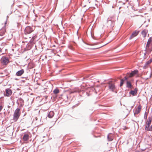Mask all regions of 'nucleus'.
Listing matches in <instances>:
<instances>
[{
	"label": "nucleus",
	"instance_id": "13",
	"mask_svg": "<svg viewBox=\"0 0 152 152\" xmlns=\"http://www.w3.org/2000/svg\"><path fill=\"white\" fill-rule=\"evenodd\" d=\"M54 115V113L53 111H50L49 112L48 115V116L49 118H51Z\"/></svg>",
	"mask_w": 152,
	"mask_h": 152
},
{
	"label": "nucleus",
	"instance_id": "12",
	"mask_svg": "<svg viewBox=\"0 0 152 152\" xmlns=\"http://www.w3.org/2000/svg\"><path fill=\"white\" fill-rule=\"evenodd\" d=\"M12 93V91L10 89H7L6 90V96H9Z\"/></svg>",
	"mask_w": 152,
	"mask_h": 152
},
{
	"label": "nucleus",
	"instance_id": "42",
	"mask_svg": "<svg viewBox=\"0 0 152 152\" xmlns=\"http://www.w3.org/2000/svg\"><path fill=\"white\" fill-rule=\"evenodd\" d=\"M1 49V48H0V49Z\"/></svg>",
	"mask_w": 152,
	"mask_h": 152
},
{
	"label": "nucleus",
	"instance_id": "11",
	"mask_svg": "<svg viewBox=\"0 0 152 152\" xmlns=\"http://www.w3.org/2000/svg\"><path fill=\"white\" fill-rule=\"evenodd\" d=\"M148 33V31L146 29H144L141 32V34L142 36L144 37L145 38Z\"/></svg>",
	"mask_w": 152,
	"mask_h": 152
},
{
	"label": "nucleus",
	"instance_id": "7",
	"mask_svg": "<svg viewBox=\"0 0 152 152\" xmlns=\"http://www.w3.org/2000/svg\"><path fill=\"white\" fill-rule=\"evenodd\" d=\"M1 60L3 65H6L9 62L8 58L6 57L2 58Z\"/></svg>",
	"mask_w": 152,
	"mask_h": 152
},
{
	"label": "nucleus",
	"instance_id": "39",
	"mask_svg": "<svg viewBox=\"0 0 152 152\" xmlns=\"http://www.w3.org/2000/svg\"><path fill=\"white\" fill-rule=\"evenodd\" d=\"M145 117H146V118H147V115H146V116H145Z\"/></svg>",
	"mask_w": 152,
	"mask_h": 152
},
{
	"label": "nucleus",
	"instance_id": "28",
	"mask_svg": "<svg viewBox=\"0 0 152 152\" xmlns=\"http://www.w3.org/2000/svg\"><path fill=\"white\" fill-rule=\"evenodd\" d=\"M128 129V128L127 127H126V126H123V129L124 130H125L126 129Z\"/></svg>",
	"mask_w": 152,
	"mask_h": 152
},
{
	"label": "nucleus",
	"instance_id": "38",
	"mask_svg": "<svg viewBox=\"0 0 152 152\" xmlns=\"http://www.w3.org/2000/svg\"><path fill=\"white\" fill-rule=\"evenodd\" d=\"M15 80H18V79L17 78H15Z\"/></svg>",
	"mask_w": 152,
	"mask_h": 152
},
{
	"label": "nucleus",
	"instance_id": "1",
	"mask_svg": "<svg viewBox=\"0 0 152 152\" xmlns=\"http://www.w3.org/2000/svg\"><path fill=\"white\" fill-rule=\"evenodd\" d=\"M152 43V37H150L148 39L145 47V51L146 54L150 53L152 50V46L151 45Z\"/></svg>",
	"mask_w": 152,
	"mask_h": 152
},
{
	"label": "nucleus",
	"instance_id": "18",
	"mask_svg": "<svg viewBox=\"0 0 152 152\" xmlns=\"http://www.w3.org/2000/svg\"><path fill=\"white\" fill-rule=\"evenodd\" d=\"M5 32L6 30L4 29H1L0 30V35L1 36H3L5 34Z\"/></svg>",
	"mask_w": 152,
	"mask_h": 152
},
{
	"label": "nucleus",
	"instance_id": "31",
	"mask_svg": "<svg viewBox=\"0 0 152 152\" xmlns=\"http://www.w3.org/2000/svg\"><path fill=\"white\" fill-rule=\"evenodd\" d=\"M148 61L150 64L152 62V59H150Z\"/></svg>",
	"mask_w": 152,
	"mask_h": 152
},
{
	"label": "nucleus",
	"instance_id": "32",
	"mask_svg": "<svg viewBox=\"0 0 152 152\" xmlns=\"http://www.w3.org/2000/svg\"><path fill=\"white\" fill-rule=\"evenodd\" d=\"M148 61L150 64L152 62V59H150Z\"/></svg>",
	"mask_w": 152,
	"mask_h": 152
},
{
	"label": "nucleus",
	"instance_id": "34",
	"mask_svg": "<svg viewBox=\"0 0 152 152\" xmlns=\"http://www.w3.org/2000/svg\"><path fill=\"white\" fill-rule=\"evenodd\" d=\"M53 98L54 99L56 98L57 97V95H56L55 94L53 96Z\"/></svg>",
	"mask_w": 152,
	"mask_h": 152
},
{
	"label": "nucleus",
	"instance_id": "4",
	"mask_svg": "<svg viewBox=\"0 0 152 152\" xmlns=\"http://www.w3.org/2000/svg\"><path fill=\"white\" fill-rule=\"evenodd\" d=\"M19 118V108H18L15 110L13 115V120L14 122L16 121Z\"/></svg>",
	"mask_w": 152,
	"mask_h": 152
},
{
	"label": "nucleus",
	"instance_id": "40",
	"mask_svg": "<svg viewBox=\"0 0 152 152\" xmlns=\"http://www.w3.org/2000/svg\"><path fill=\"white\" fill-rule=\"evenodd\" d=\"M21 81H22L23 82H24V81H23V80H22Z\"/></svg>",
	"mask_w": 152,
	"mask_h": 152
},
{
	"label": "nucleus",
	"instance_id": "27",
	"mask_svg": "<svg viewBox=\"0 0 152 152\" xmlns=\"http://www.w3.org/2000/svg\"><path fill=\"white\" fill-rule=\"evenodd\" d=\"M69 48L71 49V50H74V48H73V47L71 45H70L69 46Z\"/></svg>",
	"mask_w": 152,
	"mask_h": 152
},
{
	"label": "nucleus",
	"instance_id": "29",
	"mask_svg": "<svg viewBox=\"0 0 152 152\" xmlns=\"http://www.w3.org/2000/svg\"><path fill=\"white\" fill-rule=\"evenodd\" d=\"M152 131V125L150 127L148 131Z\"/></svg>",
	"mask_w": 152,
	"mask_h": 152
},
{
	"label": "nucleus",
	"instance_id": "37",
	"mask_svg": "<svg viewBox=\"0 0 152 152\" xmlns=\"http://www.w3.org/2000/svg\"><path fill=\"white\" fill-rule=\"evenodd\" d=\"M19 25V23H17V26L18 27Z\"/></svg>",
	"mask_w": 152,
	"mask_h": 152
},
{
	"label": "nucleus",
	"instance_id": "6",
	"mask_svg": "<svg viewBox=\"0 0 152 152\" xmlns=\"http://www.w3.org/2000/svg\"><path fill=\"white\" fill-rule=\"evenodd\" d=\"M115 20H113V17H110L108 18L107 23L111 27H113L114 25Z\"/></svg>",
	"mask_w": 152,
	"mask_h": 152
},
{
	"label": "nucleus",
	"instance_id": "41",
	"mask_svg": "<svg viewBox=\"0 0 152 152\" xmlns=\"http://www.w3.org/2000/svg\"><path fill=\"white\" fill-rule=\"evenodd\" d=\"M19 128V126L18 127V128Z\"/></svg>",
	"mask_w": 152,
	"mask_h": 152
},
{
	"label": "nucleus",
	"instance_id": "33",
	"mask_svg": "<svg viewBox=\"0 0 152 152\" xmlns=\"http://www.w3.org/2000/svg\"><path fill=\"white\" fill-rule=\"evenodd\" d=\"M16 75L18 76H19V71H18L16 73Z\"/></svg>",
	"mask_w": 152,
	"mask_h": 152
},
{
	"label": "nucleus",
	"instance_id": "8",
	"mask_svg": "<svg viewBox=\"0 0 152 152\" xmlns=\"http://www.w3.org/2000/svg\"><path fill=\"white\" fill-rule=\"evenodd\" d=\"M151 120L150 118H148L147 121L145 125V130L148 131L150 128V126L151 124Z\"/></svg>",
	"mask_w": 152,
	"mask_h": 152
},
{
	"label": "nucleus",
	"instance_id": "20",
	"mask_svg": "<svg viewBox=\"0 0 152 152\" xmlns=\"http://www.w3.org/2000/svg\"><path fill=\"white\" fill-rule=\"evenodd\" d=\"M24 104V101L21 98H20V105L22 106Z\"/></svg>",
	"mask_w": 152,
	"mask_h": 152
},
{
	"label": "nucleus",
	"instance_id": "26",
	"mask_svg": "<svg viewBox=\"0 0 152 152\" xmlns=\"http://www.w3.org/2000/svg\"><path fill=\"white\" fill-rule=\"evenodd\" d=\"M37 37V36L36 35H35L32 37L31 39L33 41H34V40Z\"/></svg>",
	"mask_w": 152,
	"mask_h": 152
},
{
	"label": "nucleus",
	"instance_id": "23",
	"mask_svg": "<svg viewBox=\"0 0 152 152\" xmlns=\"http://www.w3.org/2000/svg\"><path fill=\"white\" fill-rule=\"evenodd\" d=\"M24 72V70L22 69L21 70H20V76L22 74H23Z\"/></svg>",
	"mask_w": 152,
	"mask_h": 152
},
{
	"label": "nucleus",
	"instance_id": "15",
	"mask_svg": "<svg viewBox=\"0 0 152 152\" xmlns=\"http://www.w3.org/2000/svg\"><path fill=\"white\" fill-rule=\"evenodd\" d=\"M137 89L135 88L134 89V91H131L130 92V94L133 95V96H134V95H135V94H137Z\"/></svg>",
	"mask_w": 152,
	"mask_h": 152
},
{
	"label": "nucleus",
	"instance_id": "35",
	"mask_svg": "<svg viewBox=\"0 0 152 152\" xmlns=\"http://www.w3.org/2000/svg\"><path fill=\"white\" fill-rule=\"evenodd\" d=\"M17 103L18 104V105H19V102H18V100H17Z\"/></svg>",
	"mask_w": 152,
	"mask_h": 152
},
{
	"label": "nucleus",
	"instance_id": "9",
	"mask_svg": "<svg viewBox=\"0 0 152 152\" xmlns=\"http://www.w3.org/2000/svg\"><path fill=\"white\" fill-rule=\"evenodd\" d=\"M139 33V31H137V30L134 31L132 33V35L130 36V37L129 38V39H131L133 38V37H136L138 34Z\"/></svg>",
	"mask_w": 152,
	"mask_h": 152
},
{
	"label": "nucleus",
	"instance_id": "10",
	"mask_svg": "<svg viewBox=\"0 0 152 152\" xmlns=\"http://www.w3.org/2000/svg\"><path fill=\"white\" fill-rule=\"evenodd\" d=\"M142 108L140 104L137 107V108L135 110L134 112V114H138L141 111Z\"/></svg>",
	"mask_w": 152,
	"mask_h": 152
},
{
	"label": "nucleus",
	"instance_id": "17",
	"mask_svg": "<svg viewBox=\"0 0 152 152\" xmlns=\"http://www.w3.org/2000/svg\"><path fill=\"white\" fill-rule=\"evenodd\" d=\"M126 86L129 88H132V86L130 82L128 81L126 82Z\"/></svg>",
	"mask_w": 152,
	"mask_h": 152
},
{
	"label": "nucleus",
	"instance_id": "3",
	"mask_svg": "<svg viewBox=\"0 0 152 152\" xmlns=\"http://www.w3.org/2000/svg\"><path fill=\"white\" fill-rule=\"evenodd\" d=\"M107 84L109 89L111 91L114 92L116 89L115 83H112V81H110L107 83Z\"/></svg>",
	"mask_w": 152,
	"mask_h": 152
},
{
	"label": "nucleus",
	"instance_id": "14",
	"mask_svg": "<svg viewBox=\"0 0 152 152\" xmlns=\"http://www.w3.org/2000/svg\"><path fill=\"white\" fill-rule=\"evenodd\" d=\"M80 91V90H79L78 88H75L73 89V90H72L70 93H73L76 92H79Z\"/></svg>",
	"mask_w": 152,
	"mask_h": 152
},
{
	"label": "nucleus",
	"instance_id": "30",
	"mask_svg": "<svg viewBox=\"0 0 152 152\" xmlns=\"http://www.w3.org/2000/svg\"><path fill=\"white\" fill-rule=\"evenodd\" d=\"M3 108V107L1 105H0V112L1 110Z\"/></svg>",
	"mask_w": 152,
	"mask_h": 152
},
{
	"label": "nucleus",
	"instance_id": "19",
	"mask_svg": "<svg viewBox=\"0 0 152 152\" xmlns=\"http://www.w3.org/2000/svg\"><path fill=\"white\" fill-rule=\"evenodd\" d=\"M53 92L54 94L56 95L57 94L59 93V90L58 88H56L53 90Z\"/></svg>",
	"mask_w": 152,
	"mask_h": 152
},
{
	"label": "nucleus",
	"instance_id": "36",
	"mask_svg": "<svg viewBox=\"0 0 152 152\" xmlns=\"http://www.w3.org/2000/svg\"><path fill=\"white\" fill-rule=\"evenodd\" d=\"M7 23V20H6V21L5 22V25H6V24Z\"/></svg>",
	"mask_w": 152,
	"mask_h": 152
},
{
	"label": "nucleus",
	"instance_id": "21",
	"mask_svg": "<svg viewBox=\"0 0 152 152\" xmlns=\"http://www.w3.org/2000/svg\"><path fill=\"white\" fill-rule=\"evenodd\" d=\"M149 64H150L149 63V62H148V61H147L146 62V63H145V65L144 66L143 68L144 69L146 68L148 66V65Z\"/></svg>",
	"mask_w": 152,
	"mask_h": 152
},
{
	"label": "nucleus",
	"instance_id": "2",
	"mask_svg": "<svg viewBox=\"0 0 152 152\" xmlns=\"http://www.w3.org/2000/svg\"><path fill=\"white\" fill-rule=\"evenodd\" d=\"M138 71L136 69L132 72L131 73H128L124 77L125 80H127L129 78L133 77L136 75H138Z\"/></svg>",
	"mask_w": 152,
	"mask_h": 152
},
{
	"label": "nucleus",
	"instance_id": "5",
	"mask_svg": "<svg viewBox=\"0 0 152 152\" xmlns=\"http://www.w3.org/2000/svg\"><path fill=\"white\" fill-rule=\"evenodd\" d=\"M35 29V27L33 26L32 27L28 26L26 27L25 30V34H30Z\"/></svg>",
	"mask_w": 152,
	"mask_h": 152
},
{
	"label": "nucleus",
	"instance_id": "22",
	"mask_svg": "<svg viewBox=\"0 0 152 152\" xmlns=\"http://www.w3.org/2000/svg\"><path fill=\"white\" fill-rule=\"evenodd\" d=\"M107 138H108V140L109 141H112L113 139V137L110 136L109 135H108Z\"/></svg>",
	"mask_w": 152,
	"mask_h": 152
},
{
	"label": "nucleus",
	"instance_id": "25",
	"mask_svg": "<svg viewBox=\"0 0 152 152\" xmlns=\"http://www.w3.org/2000/svg\"><path fill=\"white\" fill-rule=\"evenodd\" d=\"M14 13L16 15H18V10L16 9L14 11Z\"/></svg>",
	"mask_w": 152,
	"mask_h": 152
},
{
	"label": "nucleus",
	"instance_id": "16",
	"mask_svg": "<svg viewBox=\"0 0 152 152\" xmlns=\"http://www.w3.org/2000/svg\"><path fill=\"white\" fill-rule=\"evenodd\" d=\"M29 135L27 134H25L24 135L23 139L24 141H26L28 139Z\"/></svg>",
	"mask_w": 152,
	"mask_h": 152
},
{
	"label": "nucleus",
	"instance_id": "24",
	"mask_svg": "<svg viewBox=\"0 0 152 152\" xmlns=\"http://www.w3.org/2000/svg\"><path fill=\"white\" fill-rule=\"evenodd\" d=\"M124 82V80L123 79H121V82L120 84V86H122Z\"/></svg>",
	"mask_w": 152,
	"mask_h": 152
}]
</instances>
